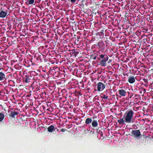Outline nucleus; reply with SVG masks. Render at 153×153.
<instances>
[{"label": "nucleus", "mask_w": 153, "mask_h": 153, "mask_svg": "<svg viewBox=\"0 0 153 153\" xmlns=\"http://www.w3.org/2000/svg\"><path fill=\"white\" fill-rule=\"evenodd\" d=\"M4 117V114L0 113V122H1L3 120Z\"/></svg>", "instance_id": "31"}, {"label": "nucleus", "mask_w": 153, "mask_h": 153, "mask_svg": "<svg viewBox=\"0 0 153 153\" xmlns=\"http://www.w3.org/2000/svg\"><path fill=\"white\" fill-rule=\"evenodd\" d=\"M41 58H31V61L32 62L33 65L40 64V59Z\"/></svg>", "instance_id": "12"}, {"label": "nucleus", "mask_w": 153, "mask_h": 153, "mask_svg": "<svg viewBox=\"0 0 153 153\" xmlns=\"http://www.w3.org/2000/svg\"><path fill=\"white\" fill-rule=\"evenodd\" d=\"M92 58V59H93V60H95V59H96V58Z\"/></svg>", "instance_id": "59"}, {"label": "nucleus", "mask_w": 153, "mask_h": 153, "mask_svg": "<svg viewBox=\"0 0 153 153\" xmlns=\"http://www.w3.org/2000/svg\"><path fill=\"white\" fill-rule=\"evenodd\" d=\"M146 58L147 59V60L149 61V59H148V58Z\"/></svg>", "instance_id": "58"}, {"label": "nucleus", "mask_w": 153, "mask_h": 153, "mask_svg": "<svg viewBox=\"0 0 153 153\" xmlns=\"http://www.w3.org/2000/svg\"><path fill=\"white\" fill-rule=\"evenodd\" d=\"M152 90L151 91H153V88H152Z\"/></svg>", "instance_id": "64"}, {"label": "nucleus", "mask_w": 153, "mask_h": 153, "mask_svg": "<svg viewBox=\"0 0 153 153\" xmlns=\"http://www.w3.org/2000/svg\"><path fill=\"white\" fill-rule=\"evenodd\" d=\"M69 66V68L68 67V74H69V75H68V78L69 79H70V80H72L73 79L72 78H71V74L74 75L73 71L74 69H72V66H71L70 65Z\"/></svg>", "instance_id": "8"}, {"label": "nucleus", "mask_w": 153, "mask_h": 153, "mask_svg": "<svg viewBox=\"0 0 153 153\" xmlns=\"http://www.w3.org/2000/svg\"><path fill=\"white\" fill-rule=\"evenodd\" d=\"M99 57H104V55L103 54H101L99 55Z\"/></svg>", "instance_id": "46"}, {"label": "nucleus", "mask_w": 153, "mask_h": 153, "mask_svg": "<svg viewBox=\"0 0 153 153\" xmlns=\"http://www.w3.org/2000/svg\"><path fill=\"white\" fill-rule=\"evenodd\" d=\"M17 61H19V62H21L23 60V58H18ZM19 63H20V62H19Z\"/></svg>", "instance_id": "39"}, {"label": "nucleus", "mask_w": 153, "mask_h": 153, "mask_svg": "<svg viewBox=\"0 0 153 153\" xmlns=\"http://www.w3.org/2000/svg\"><path fill=\"white\" fill-rule=\"evenodd\" d=\"M97 90L99 91H102L105 88V84L101 82H99L97 83Z\"/></svg>", "instance_id": "7"}, {"label": "nucleus", "mask_w": 153, "mask_h": 153, "mask_svg": "<svg viewBox=\"0 0 153 153\" xmlns=\"http://www.w3.org/2000/svg\"><path fill=\"white\" fill-rule=\"evenodd\" d=\"M18 114L19 112L17 111H12L10 112V116L11 117L14 118L15 116L18 115Z\"/></svg>", "instance_id": "21"}, {"label": "nucleus", "mask_w": 153, "mask_h": 153, "mask_svg": "<svg viewBox=\"0 0 153 153\" xmlns=\"http://www.w3.org/2000/svg\"><path fill=\"white\" fill-rule=\"evenodd\" d=\"M3 59V58H0V60L1 61H2V60Z\"/></svg>", "instance_id": "55"}, {"label": "nucleus", "mask_w": 153, "mask_h": 153, "mask_svg": "<svg viewBox=\"0 0 153 153\" xmlns=\"http://www.w3.org/2000/svg\"><path fill=\"white\" fill-rule=\"evenodd\" d=\"M92 121V120L91 118H87L85 120V123L86 125H88L90 126V124H91Z\"/></svg>", "instance_id": "20"}, {"label": "nucleus", "mask_w": 153, "mask_h": 153, "mask_svg": "<svg viewBox=\"0 0 153 153\" xmlns=\"http://www.w3.org/2000/svg\"><path fill=\"white\" fill-rule=\"evenodd\" d=\"M1 64L0 63V71L2 69H3L1 67Z\"/></svg>", "instance_id": "52"}, {"label": "nucleus", "mask_w": 153, "mask_h": 153, "mask_svg": "<svg viewBox=\"0 0 153 153\" xmlns=\"http://www.w3.org/2000/svg\"><path fill=\"white\" fill-rule=\"evenodd\" d=\"M68 128H70L71 127H69V125H68Z\"/></svg>", "instance_id": "56"}, {"label": "nucleus", "mask_w": 153, "mask_h": 153, "mask_svg": "<svg viewBox=\"0 0 153 153\" xmlns=\"http://www.w3.org/2000/svg\"><path fill=\"white\" fill-rule=\"evenodd\" d=\"M24 62L25 63H24V64L25 65V64H27L29 66H30V65H33V64H32V62L31 61V58H25L24 60Z\"/></svg>", "instance_id": "15"}, {"label": "nucleus", "mask_w": 153, "mask_h": 153, "mask_svg": "<svg viewBox=\"0 0 153 153\" xmlns=\"http://www.w3.org/2000/svg\"><path fill=\"white\" fill-rule=\"evenodd\" d=\"M48 45H46L45 46V47L46 48H47L48 47Z\"/></svg>", "instance_id": "62"}, {"label": "nucleus", "mask_w": 153, "mask_h": 153, "mask_svg": "<svg viewBox=\"0 0 153 153\" xmlns=\"http://www.w3.org/2000/svg\"><path fill=\"white\" fill-rule=\"evenodd\" d=\"M68 120H68V121L70 122V119H71L72 117H68Z\"/></svg>", "instance_id": "49"}, {"label": "nucleus", "mask_w": 153, "mask_h": 153, "mask_svg": "<svg viewBox=\"0 0 153 153\" xmlns=\"http://www.w3.org/2000/svg\"><path fill=\"white\" fill-rule=\"evenodd\" d=\"M69 30H68V39L70 40H73L74 39V36H75L74 34V30L73 29H69Z\"/></svg>", "instance_id": "6"}, {"label": "nucleus", "mask_w": 153, "mask_h": 153, "mask_svg": "<svg viewBox=\"0 0 153 153\" xmlns=\"http://www.w3.org/2000/svg\"><path fill=\"white\" fill-rule=\"evenodd\" d=\"M92 126L93 128H92L93 129H94V128L97 127L98 126V123L97 120H93L92 121L91 123Z\"/></svg>", "instance_id": "16"}, {"label": "nucleus", "mask_w": 153, "mask_h": 153, "mask_svg": "<svg viewBox=\"0 0 153 153\" xmlns=\"http://www.w3.org/2000/svg\"><path fill=\"white\" fill-rule=\"evenodd\" d=\"M119 94L123 97L125 96L127 94V92L125 90L123 89V87H121L118 91Z\"/></svg>", "instance_id": "11"}, {"label": "nucleus", "mask_w": 153, "mask_h": 153, "mask_svg": "<svg viewBox=\"0 0 153 153\" xmlns=\"http://www.w3.org/2000/svg\"><path fill=\"white\" fill-rule=\"evenodd\" d=\"M138 96H139V95H135V97H136V98H135V99H137V97H138Z\"/></svg>", "instance_id": "51"}, {"label": "nucleus", "mask_w": 153, "mask_h": 153, "mask_svg": "<svg viewBox=\"0 0 153 153\" xmlns=\"http://www.w3.org/2000/svg\"><path fill=\"white\" fill-rule=\"evenodd\" d=\"M68 22L69 24V27H68V30L73 29L74 26L75 25V22L74 19H70L71 22L70 20H68Z\"/></svg>", "instance_id": "9"}, {"label": "nucleus", "mask_w": 153, "mask_h": 153, "mask_svg": "<svg viewBox=\"0 0 153 153\" xmlns=\"http://www.w3.org/2000/svg\"><path fill=\"white\" fill-rule=\"evenodd\" d=\"M55 128H54V126L51 125L48 127V130L49 132H52L54 131Z\"/></svg>", "instance_id": "23"}, {"label": "nucleus", "mask_w": 153, "mask_h": 153, "mask_svg": "<svg viewBox=\"0 0 153 153\" xmlns=\"http://www.w3.org/2000/svg\"><path fill=\"white\" fill-rule=\"evenodd\" d=\"M101 97L102 98L105 99H107L108 98V96L105 95H103V96H101Z\"/></svg>", "instance_id": "36"}, {"label": "nucleus", "mask_w": 153, "mask_h": 153, "mask_svg": "<svg viewBox=\"0 0 153 153\" xmlns=\"http://www.w3.org/2000/svg\"><path fill=\"white\" fill-rule=\"evenodd\" d=\"M47 62H49L48 59L46 58H41L40 59V64L44 65Z\"/></svg>", "instance_id": "18"}, {"label": "nucleus", "mask_w": 153, "mask_h": 153, "mask_svg": "<svg viewBox=\"0 0 153 153\" xmlns=\"http://www.w3.org/2000/svg\"><path fill=\"white\" fill-rule=\"evenodd\" d=\"M56 67L54 66L53 67H50V70H51L52 71H53V70H55V69H56Z\"/></svg>", "instance_id": "37"}, {"label": "nucleus", "mask_w": 153, "mask_h": 153, "mask_svg": "<svg viewBox=\"0 0 153 153\" xmlns=\"http://www.w3.org/2000/svg\"><path fill=\"white\" fill-rule=\"evenodd\" d=\"M66 89H62V94L65 93L66 92Z\"/></svg>", "instance_id": "40"}, {"label": "nucleus", "mask_w": 153, "mask_h": 153, "mask_svg": "<svg viewBox=\"0 0 153 153\" xmlns=\"http://www.w3.org/2000/svg\"><path fill=\"white\" fill-rule=\"evenodd\" d=\"M67 122V120H66L65 121H63V128H65L66 127V128H67V124H66V123Z\"/></svg>", "instance_id": "33"}, {"label": "nucleus", "mask_w": 153, "mask_h": 153, "mask_svg": "<svg viewBox=\"0 0 153 153\" xmlns=\"http://www.w3.org/2000/svg\"><path fill=\"white\" fill-rule=\"evenodd\" d=\"M17 60H11V61H10V63L11 65H13V63L16 62H17Z\"/></svg>", "instance_id": "38"}, {"label": "nucleus", "mask_w": 153, "mask_h": 153, "mask_svg": "<svg viewBox=\"0 0 153 153\" xmlns=\"http://www.w3.org/2000/svg\"><path fill=\"white\" fill-rule=\"evenodd\" d=\"M133 95V94H132V95L130 96V98H131Z\"/></svg>", "instance_id": "60"}, {"label": "nucleus", "mask_w": 153, "mask_h": 153, "mask_svg": "<svg viewBox=\"0 0 153 153\" xmlns=\"http://www.w3.org/2000/svg\"><path fill=\"white\" fill-rule=\"evenodd\" d=\"M108 58H101L99 59V61L97 63H99V64L101 66H105L107 65V62L108 60Z\"/></svg>", "instance_id": "4"}, {"label": "nucleus", "mask_w": 153, "mask_h": 153, "mask_svg": "<svg viewBox=\"0 0 153 153\" xmlns=\"http://www.w3.org/2000/svg\"><path fill=\"white\" fill-rule=\"evenodd\" d=\"M71 40H70V39H69L68 41V47L69 48L71 47H73V43H74V42L72 41Z\"/></svg>", "instance_id": "25"}, {"label": "nucleus", "mask_w": 153, "mask_h": 153, "mask_svg": "<svg viewBox=\"0 0 153 153\" xmlns=\"http://www.w3.org/2000/svg\"><path fill=\"white\" fill-rule=\"evenodd\" d=\"M134 114V111L131 109L127 110L123 116V118L125 119V122L128 123H133L132 120L133 119Z\"/></svg>", "instance_id": "1"}, {"label": "nucleus", "mask_w": 153, "mask_h": 153, "mask_svg": "<svg viewBox=\"0 0 153 153\" xmlns=\"http://www.w3.org/2000/svg\"><path fill=\"white\" fill-rule=\"evenodd\" d=\"M57 131H59V129H57Z\"/></svg>", "instance_id": "63"}, {"label": "nucleus", "mask_w": 153, "mask_h": 153, "mask_svg": "<svg viewBox=\"0 0 153 153\" xmlns=\"http://www.w3.org/2000/svg\"><path fill=\"white\" fill-rule=\"evenodd\" d=\"M134 28L131 26H128L127 29L129 30V31L130 32L132 33L133 31Z\"/></svg>", "instance_id": "29"}, {"label": "nucleus", "mask_w": 153, "mask_h": 153, "mask_svg": "<svg viewBox=\"0 0 153 153\" xmlns=\"http://www.w3.org/2000/svg\"><path fill=\"white\" fill-rule=\"evenodd\" d=\"M98 54L94 53V54L93 53H91L90 57H97Z\"/></svg>", "instance_id": "32"}, {"label": "nucleus", "mask_w": 153, "mask_h": 153, "mask_svg": "<svg viewBox=\"0 0 153 153\" xmlns=\"http://www.w3.org/2000/svg\"><path fill=\"white\" fill-rule=\"evenodd\" d=\"M3 91H4L3 90H1L0 91V94H1V93H2V92H3Z\"/></svg>", "instance_id": "54"}, {"label": "nucleus", "mask_w": 153, "mask_h": 153, "mask_svg": "<svg viewBox=\"0 0 153 153\" xmlns=\"http://www.w3.org/2000/svg\"><path fill=\"white\" fill-rule=\"evenodd\" d=\"M30 77L28 75H25V77L23 78V81L26 83L30 82Z\"/></svg>", "instance_id": "22"}, {"label": "nucleus", "mask_w": 153, "mask_h": 153, "mask_svg": "<svg viewBox=\"0 0 153 153\" xmlns=\"http://www.w3.org/2000/svg\"><path fill=\"white\" fill-rule=\"evenodd\" d=\"M141 135L139 130H132L131 132V135L135 137H138Z\"/></svg>", "instance_id": "10"}, {"label": "nucleus", "mask_w": 153, "mask_h": 153, "mask_svg": "<svg viewBox=\"0 0 153 153\" xmlns=\"http://www.w3.org/2000/svg\"><path fill=\"white\" fill-rule=\"evenodd\" d=\"M68 106L70 109L71 108V107L72 108L73 107V105H71L70 104H69V102H68Z\"/></svg>", "instance_id": "44"}, {"label": "nucleus", "mask_w": 153, "mask_h": 153, "mask_svg": "<svg viewBox=\"0 0 153 153\" xmlns=\"http://www.w3.org/2000/svg\"><path fill=\"white\" fill-rule=\"evenodd\" d=\"M75 86L74 85H72V83L69 82L68 83V93L69 94H74L75 92Z\"/></svg>", "instance_id": "3"}, {"label": "nucleus", "mask_w": 153, "mask_h": 153, "mask_svg": "<svg viewBox=\"0 0 153 153\" xmlns=\"http://www.w3.org/2000/svg\"><path fill=\"white\" fill-rule=\"evenodd\" d=\"M34 0H27L26 3L27 5L33 4L34 3Z\"/></svg>", "instance_id": "27"}, {"label": "nucleus", "mask_w": 153, "mask_h": 153, "mask_svg": "<svg viewBox=\"0 0 153 153\" xmlns=\"http://www.w3.org/2000/svg\"><path fill=\"white\" fill-rule=\"evenodd\" d=\"M133 61L134 62H136L137 61V59L136 58H134L133 59Z\"/></svg>", "instance_id": "48"}, {"label": "nucleus", "mask_w": 153, "mask_h": 153, "mask_svg": "<svg viewBox=\"0 0 153 153\" xmlns=\"http://www.w3.org/2000/svg\"><path fill=\"white\" fill-rule=\"evenodd\" d=\"M112 61V60H111V59H109V61L107 62V63L108 64H110L111 62Z\"/></svg>", "instance_id": "47"}, {"label": "nucleus", "mask_w": 153, "mask_h": 153, "mask_svg": "<svg viewBox=\"0 0 153 153\" xmlns=\"http://www.w3.org/2000/svg\"><path fill=\"white\" fill-rule=\"evenodd\" d=\"M49 61H50L52 64H53L55 63V61H56V63L58 64L59 62V61H57L55 58H53L52 59L49 58L48 59Z\"/></svg>", "instance_id": "24"}, {"label": "nucleus", "mask_w": 153, "mask_h": 153, "mask_svg": "<svg viewBox=\"0 0 153 153\" xmlns=\"http://www.w3.org/2000/svg\"><path fill=\"white\" fill-rule=\"evenodd\" d=\"M143 80L144 83H148V81L147 79L144 78L143 79Z\"/></svg>", "instance_id": "41"}, {"label": "nucleus", "mask_w": 153, "mask_h": 153, "mask_svg": "<svg viewBox=\"0 0 153 153\" xmlns=\"http://www.w3.org/2000/svg\"><path fill=\"white\" fill-rule=\"evenodd\" d=\"M98 46L100 47L103 48H105V45L102 42H101L98 43V44L97 45Z\"/></svg>", "instance_id": "26"}, {"label": "nucleus", "mask_w": 153, "mask_h": 153, "mask_svg": "<svg viewBox=\"0 0 153 153\" xmlns=\"http://www.w3.org/2000/svg\"><path fill=\"white\" fill-rule=\"evenodd\" d=\"M67 130V128H66V127L65 128H62L60 130H59V131L60 132H64L65 131H66Z\"/></svg>", "instance_id": "35"}, {"label": "nucleus", "mask_w": 153, "mask_h": 153, "mask_svg": "<svg viewBox=\"0 0 153 153\" xmlns=\"http://www.w3.org/2000/svg\"><path fill=\"white\" fill-rule=\"evenodd\" d=\"M7 13V11L4 12L3 10H0V17L1 18H4Z\"/></svg>", "instance_id": "19"}, {"label": "nucleus", "mask_w": 153, "mask_h": 153, "mask_svg": "<svg viewBox=\"0 0 153 153\" xmlns=\"http://www.w3.org/2000/svg\"><path fill=\"white\" fill-rule=\"evenodd\" d=\"M63 41L62 42V43L64 44L63 45L64 48V50L66 51L67 50V46L65 44L67 42V38L66 37V34H64L63 36Z\"/></svg>", "instance_id": "13"}, {"label": "nucleus", "mask_w": 153, "mask_h": 153, "mask_svg": "<svg viewBox=\"0 0 153 153\" xmlns=\"http://www.w3.org/2000/svg\"><path fill=\"white\" fill-rule=\"evenodd\" d=\"M50 63L48 62H46L45 64L44 65H46V66H45V67L46 68L47 66H49L50 65Z\"/></svg>", "instance_id": "42"}, {"label": "nucleus", "mask_w": 153, "mask_h": 153, "mask_svg": "<svg viewBox=\"0 0 153 153\" xmlns=\"http://www.w3.org/2000/svg\"><path fill=\"white\" fill-rule=\"evenodd\" d=\"M71 59L72 60V59L71 58H69V59H68V62L70 64V65H71V62L70 61V60L69 59Z\"/></svg>", "instance_id": "43"}, {"label": "nucleus", "mask_w": 153, "mask_h": 153, "mask_svg": "<svg viewBox=\"0 0 153 153\" xmlns=\"http://www.w3.org/2000/svg\"><path fill=\"white\" fill-rule=\"evenodd\" d=\"M70 19H71V18L70 17V19H68V20H70V22H71V20H70Z\"/></svg>", "instance_id": "61"}, {"label": "nucleus", "mask_w": 153, "mask_h": 153, "mask_svg": "<svg viewBox=\"0 0 153 153\" xmlns=\"http://www.w3.org/2000/svg\"><path fill=\"white\" fill-rule=\"evenodd\" d=\"M4 72H3L2 71L0 72V81L1 82H4L6 80V78L5 75L4 74L5 73L4 71Z\"/></svg>", "instance_id": "14"}, {"label": "nucleus", "mask_w": 153, "mask_h": 153, "mask_svg": "<svg viewBox=\"0 0 153 153\" xmlns=\"http://www.w3.org/2000/svg\"><path fill=\"white\" fill-rule=\"evenodd\" d=\"M79 53L78 52H75V49L73 47L69 48L68 47V56L69 57L71 56L76 57Z\"/></svg>", "instance_id": "2"}, {"label": "nucleus", "mask_w": 153, "mask_h": 153, "mask_svg": "<svg viewBox=\"0 0 153 153\" xmlns=\"http://www.w3.org/2000/svg\"><path fill=\"white\" fill-rule=\"evenodd\" d=\"M73 13V10H68V15H71Z\"/></svg>", "instance_id": "34"}, {"label": "nucleus", "mask_w": 153, "mask_h": 153, "mask_svg": "<svg viewBox=\"0 0 153 153\" xmlns=\"http://www.w3.org/2000/svg\"><path fill=\"white\" fill-rule=\"evenodd\" d=\"M119 58H117V59H118V60H122V59H121V58H121V59H120Z\"/></svg>", "instance_id": "53"}, {"label": "nucleus", "mask_w": 153, "mask_h": 153, "mask_svg": "<svg viewBox=\"0 0 153 153\" xmlns=\"http://www.w3.org/2000/svg\"><path fill=\"white\" fill-rule=\"evenodd\" d=\"M76 0H68L69 4L72 5V4L75 3Z\"/></svg>", "instance_id": "30"}, {"label": "nucleus", "mask_w": 153, "mask_h": 153, "mask_svg": "<svg viewBox=\"0 0 153 153\" xmlns=\"http://www.w3.org/2000/svg\"><path fill=\"white\" fill-rule=\"evenodd\" d=\"M134 76H130L128 77V81L131 84L134 83L135 81V78Z\"/></svg>", "instance_id": "17"}, {"label": "nucleus", "mask_w": 153, "mask_h": 153, "mask_svg": "<svg viewBox=\"0 0 153 153\" xmlns=\"http://www.w3.org/2000/svg\"><path fill=\"white\" fill-rule=\"evenodd\" d=\"M18 65H15V68H16V66H17Z\"/></svg>", "instance_id": "57"}, {"label": "nucleus", "mask_w": 153, "mask_h": 153, "mask_svg": "<svg viewBox=\"0 0 153 153\" xmlns=\"http://www.w3.org/2000/svg\"><path fill=\"white\" fill-rule=\"evenodd\" d=\"M66 18H65V19L63 18H62L61 19V21L62 22H63L62 23V33H63L65 32H66L67 30V25L66 23L67 19L66 20Z\"/></svg>", "instance_id": "5"}, {"label": "nucleus", "mask_w": 153, "mask_h": 153, "mask_svg": "<svg viewBox=\"0 0 153 153\" xmlns=\"http://www.w3.org/2000/svg\"><path fill=\"white\" fill-rule=\"evenodd\" d=\"M150 59L151 60L152 62L151 63L152 65H153V58L152 59H151L150 58Z\"/></svg>", "instance_id": "50"}, {"label": "nucleus", "mask_w": 153, "mask_h": 153, "mask_svg": "<svg viewBox=\"0 0 153 153\" xmlns=\"http://www.w3.org/2000/svg\"><path fill=\"white\" fill-rule=\"evenodd\" d=\"M79 59V58H78V59H76V60L77 61V62H81L82 61H83V59H82V60H79L78 59Z\"/></svg>", "instance_id": "45"}, {"label": "nucleus", "mask_w": 153, "mask_h": 153, "mask_svg": "<svg viewBox=\"0 0 153 153\" xmlns=\"http://www.w3.org/2000/svg\"><path fill=\"white\" fill-rule=\"evenodd\" d=\"M124 118L123 117L120 120H118L117 121L119 123V124H122L124 122H125V119L124 120L123 119Z\"/></svg>", "instance_id": "28"}]
</instances>
